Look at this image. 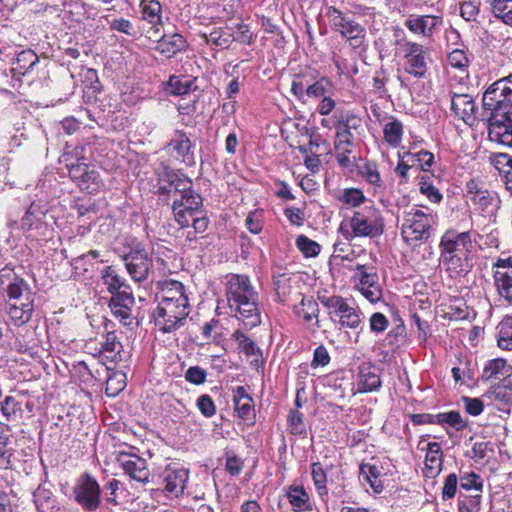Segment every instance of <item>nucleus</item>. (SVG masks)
<instances>
[{"instance_id":"obj_1","label":"nucleus","mask_w":512,"mask_h":512,"mask_svg":"<svg viewBox=\"0 0 512 512\" xmlns=\"http://www.w3.org/2000/svg\"><path fill=\"white\" fill-rule=\"evenodd\" d=\"M225 296L230 312L247 327L261 323L258 293L248 276L232 274L225 285Z\"/></svg>"},{"instance_id":"obj_2","label":"nucleus","mask_w":512,"mask_h":512,"mask_svg":"<svg viewBox=\"0 0 512 512\" xmlns=\"http://www.w3.org/2000/svg\"><path fill=\"white\" fill-rule=\"evenodd\" d=\"M437 220V214L411 207L402 213L401 235L409 245L416 246L430 238Z\"/></svg>"},{"instance_id":"obj_3","label":"nucleus","mask_w":512,"mask_h":512,"mask_svg":"<svg viewBox=\"0 0 512 512\" xmlns=\"http://www.w3.org/2000/svg\"><path fill=\"white\" fill-rule=\"evenodd\" d=\"M350 227L355 237L374 238L383 233L384 220L375 206H364L353 213L350 218Z\"/></svg>"},{"instance_id":"obj_4","label":"nucleus","mask_w":512,"mask_h":512,"mask_svg":"<svg viewBox=\"0 0 512 512\" xmlns=\"http://www.w3.org/2000/svg\"><path fill=\"white\" fill-rule=\"evenodd\" d=\"M189 315V304L160 301L153 312L155 326L163 333H170L184 325Z\"/></svg>"},{"instance_id":"obj_5","label":"nucleus","mask_w":512,"mask_h":512,"mask_svg":"<svg viewBox=\"0 0 512 512\" xmlns=\"http://www.w3.org/2000/svg\"><path fill=\"white\" fill-rule=\"evenodd\" d=\"M327 15L330 19L332 29L341 34L350 46L358 48L362 45L366 35L365 28L357 23L352 17L331 6Z\"/></svg>"},{"instance_id":"obj_6","label":"nucleus","mask_w":512,"mask_h":512,"mask_svg":"<svg viewBox=\"0 0 512 512\" xmlns=\"http://www.w3.org/2000/svg\"><path fill=\"white\" fill-rule=\"evenodd\" d=\"M73 495L84 511H96L101 505L100 486L90 474H83L77 479L73 487Z\"/></svg>"},{"instance_id":"obj_7","label":"nucleus","mask_w":512,"mask_h":512,"mask_svg":"<svg viewBox=\"0 0 512 512\" xmlns=\"http://www.w3.org/2000/svg\"><path fill=\"white\" fill-rule=\"evenodd\" d=\"M126 270L135 282H144L148 279L152 268L150 253L143 247L137 246L123 257Z\"/></svg>"},{"instance_id":"obj_8","label":"nucleus","mask_w":512,"mask_h":512,"mask_svg":"<svg viewBox=\"0 0 512 512\" xmlns=\"http://www.w3.org/2000/svg\"><path fill=\"white\" fill-rule=\"evenodd\" d=\"M202 198L199 194L188 192L181 197H174L172 202V210L176 222L182 227H189V219L186 214L197 216L201 214Z\"/></svg>"},{"instance_id":"obj_9","label":"nucleus","mask_w":512,"mask_h":512,"mask_svg":"<svg viewBox=\"0 0 512 512\" xmlns=\"http://www.w3.org/2000/svg\"><path fill=\"white\" fill-rule=\"evenodd\" d=\"M509 112L491 113L488 135L491 141L512 148V120L508 117Z\"/></svg>"},{"instance_id":"obj_10","label":"nucleus","mask_w":512,"mask_h":512,"mask_svg":"<svg viewBox=\"0 0 512 512\" xmlns=\"http://www.w3.org/2000/svg\"><path fill=\"white\" fill-rule=\"evenodd\" d=\"M405 70L407 73L421 78L427 71L428 51L427 49L414 42H408L405 45Z\"/></svg>"},{"instance_id":"obj_11","label":"nucleus","mask_w":512,"mask_h":512,"mask_svg":"<svg viewBox=\"0 0 512 512\" xmlns=\"http://www.w3.org/2000/svg\"><path fill=\"white\" fill-rule=\"evenodd\" d=\"M505 88L499 80L492 83L483 95L484 108L492 112L510 111L512 109L510 94Z\"/></svg>"},{"instance_id":"obj_12","label":"nucleus","mask_w":512,"mask_h":512,"mask_svg":"<svg viewBox=\"0 0 512 512\" xmlns=\"http://www.w3.org/2000/svg\"><path fill=\"white\" fill-rule=\"evenodd\" d=\"M439 247L441 254L455 253L466 255L472 247L470 233L448 230L443 234Z\"/></svg>"},{"instance_id":"obj_13","label":"nucleus","mask_w":512,"mask_h":512,"mask_svg":"<svg viewBox=\"0 0 512 512\" xmlns=\"http://www.w3.org/2000/svg\"><path fill=\"white\" fill-rule=\"evenodd\" d=\"M117 461L130 478L141 483L149 481L150 471L145 459L135 454L121 453Z\"/></svg>"},{"instance_id":"obj_14","label":"nucleus","mask_w":512,"mask_h":512,"mask_svg":"<svg viewBox=\"0 0 512 512\" xmlns=\"http://www.w3.org/2000/svg\"><path fill=\"white\" fill-rule=\"evenodd\" d=\"M135 304L134 295L131 292L122 291L112 296L109 301V308L123 325L129 326L133 323L132 308Z\"/></svg>"},{"instance_id":"obj_15","label":"nucleus","mask_w":512,"mask_h":512,"mask_svg":"<svg viewBox=\"0 0 512 512\" xmlns=\"http://www.w3.org/2000/svg\"><path fill=\"white\" fill-rule=\"evenodd\" d=\"M494 280L500 297L512 304V257L498 260Z\"/></svg>"},{"instance_id":"obj_16","label":"nucleus","mask_w":512,"mask_h":512,"mask_svg":"<svg viewBox=\"0 0 512 512\" xmlns=\"http://www.w3.org/2000/svg\"><path fill=\"white\" fill-rule=\"evenodd\" d=\"M188 479L187 469L170 465L164 472V491L171 497H179L183 494Z\"/></svg>"},{"instance_id":"obj_17","label":"nucleus","mask_w":512,"mask_h":512,"mask_svg":"<svg viewBox=\"0 0 512 512\" xmlns=\"http://www.w3.org/2000/svg\"><path fill=\"white\" fill-rule=\"evenodd\" d=\"M451 110L459 119L466 124L473 125L476 121V105L473 98L468 94H456L451 96Z\"/></svg>"},{"instance_id":"obj_18","label":"nucleus","mask_w":512,"mask_h":512,"mask_svg":"<svg viewBox=\"0 0 512 512\" xmlns=\"http://www.w3.org/2000/svg\"><path fill=\"white\" fill-rule=\"evenodd\" d=\"M468 194L471 200L482 212L493 213L499 207V200L494 193L479 188L477 183L470 181L467 183Z\"/></svg>"},{"instance_id":"obj_19","label":"nucleus","mask_w":512,"mask_h":512,"mask_svg":"<svg viewBox=\"0 0 512 512\" xmlns=\"http://www.w3.org/2000/svg\"><path fill=\"white\" fill-rule=\"evenodd\" d=\"M441 22V18L435 15H410L404 25L412 33L429 37Z\"/></svg>"},{"instance_id":"obj_20","label":"nucleus","mask_w":512,"mask_h":512,"mask_svg":"<svg viewBox=\"0 0 512 512\" xmlns=\"http://www.w3.org/2000/svg\"><path fill=\"white\" fill-rule=\"evenodd\" d=\"M161 289L160 301L189 304L183 284L176 280H164L158 283Z\"/></svg>"},{"instance_id":"obj_21","label":"nucleus","mask_w":512,"mask_h":512,"mask_svg":"<svg viewBox=\"0 0 512 512\" xmlns=\"http://www.w3.org/2000/svg\"><path fill=\"white\" fill-rule=\"evenodd\" d=\"M442 450L437 442L427 444L425 455L424 475L427 478H435L442 470Z\"/></svg>"},{"instance_id":"obj_22","label":"nucleus","mask_w":512,"mask_h":512,"mask_svg":"<svg viewBox=\"0 0 512 512\" xmlns=\"http://www.w3.org/2000/svg\"><path fill=\"white\" fill-rule=\"evenodd\" d=\"M233 400L238 417L243 420H249L254 416L253 399L243 386L233 390Z\"/></svg>"},{"instance_id":"obj_23","label":"nucleus","mask_w":512,"mask_h":512,"mask_svg":"<svg viewBox=\"0 0 512 512\" xmlns=\"http://www.w3.org/2000/svg\"><path fill=\"white\" fill-rule=\"evenodd\" d=\"M33 312V300L30 297V293H27L25 302H15L10 304L8 309V315L10 320L16 325L21 326L27 323Z\"/></svg>"},{"instance_id":"obj_24","label":"nucleus","mask_w":512,"mask_h":512,"mask_svg":"<svg viewBox=\"0 0 512 512\" xmlns=\"http://www.w3.org/2000/svg\"><path fill=\"white\" fill-rule=\"evenodd\" d=\"M169 184L163 185L159 187V193L162 195H168L172 199L174 197H181L183 194H188V192H194L191 187L192 183L187 178H180L176 174L168 175Z\"/></svg>"},{"instance_id":"obj_25","label":"nucleus","mask_w":512,"mask_h":512,"mask_svg":"<svg viewBox=\"0 0 512 512\" xmlns=\"http://www.w3.org/2000/svg\"><path fill=\"white\" fill-rule=\"evenodd\" d=\"M186 46V40L178 33L163 35L158 41L157 49L167 57L182 51Z\"/></svg>"},{"instance_id":"obj_26","label":"nucleus","mask_w":512,"mask_h":512,"mask_svg":"<svg viewBox=\"0 0 512 512\" xmlns=\"http://www.w3.org/2000/svg\"><path fill=\"white\" fill-rule=\"evenodd\" d=\"M512 367L502 358H497L489 361L484 367L482 379L484 381H491L500 379L501 377L510 376Z\"/></svg>"},{"instance_id":"obj_27","label":"nucleus","mask_w":512,"mask_h":512,"mask_svg":"<svg viewBox=\"0 0 512 512\" xmlns=\"http://www.w3.org/2000/svg\"><path fill=\"white\" fill-rule=\"evenodd\" d=\"M101 278L103 284L112 296L121 293V288L128 287L125 283V279L122 278L112 266H107L102 270Z\"/></svg>"},{"instance_id":"obj_28","label":"nucleus","mask_w":512,"mask_h":512,"mask_svg":"<svg viewBox=\"0 0 512 512\" xmlns=\"http://www.w3.org/2000/svg\"><path fill=\"white\" fill-rule=\"evenodd\" d=\"M381 380L379 375L371 367H362L360 369L359 391L370 392L379 389Z\"/></svg>"},{"instance_id":"obj_29","label":"nucleus","mask_w":512,"mask_h":512,"mask_svg":"<svg viewBox=\"0 0 512 512\" xmlns=\"http://www.w3.org/2000/svg\"><path fill=\"white\" fill-rule=\"evenodd\" d=\"M195 80L185 76H171L168 89L174 95H185L195 90Z\"/></svg>"},{"instance_id":"obj_30","label":"nucleus","mask_w":512,"mask_h":512,"mask_svg":"<svg viewBox=\"0 0 512 512\" xmlns=\"http://www.w3.org/2000/svg\"><path fill=\"white\" fill-rule=\"evenodd\" d=\"M333 85L331 81L322 77L315 82L308 84L306 90V96L311 99H322L327 94H332Z\"/></svg>"},{"instance_id":"obj_31","label":"nucleus","mask_w":512,"mask_h":512,"mask_svg":"<svg viewBox=\"0 0 512 512\" xmlns=\"http://www.w3.org/2000/svg\"><path fill=\"white\" fill-rule=\"evenodd\" d=\"M383 133L385 141L392 146H396L402 140L403 125L399 120L392 118L384 125Z\"/></svg>"},{"instance_id":"obj_32","label":"nucleus","mask_w":512,"mask_h":512,"mask_svg":"<svg viewBox=\"0 0 512 512\" xmlns=\"http://www.w3.org/2000/svg\"><path fill=\"white\" fill-rule=\"evenodd\" d=\"M320 301L326 308H328L331 318H333V316L339 318L350 307L347 301L341 296L322 297L320 298Z\"/></svg>"},{"instance_id":"obj_33","label":"nucleus","mask_w":512,"mask_h":512,"mask_svg":"<svg viewBox=\"0 0 512 512\" xmlns=\"http://www.w3.org/2000/svg\"><path fill=\"white\" fill-rule=\"evenodd\" d=\"M143 19L151 24H158L161 22V4L156 0H143L141 1Z\"/></svg>"},{"instance_id":"obj_34","label":"nucleus","mask_w":512,"mask_h":512,"mask_svg":"<svg viewBox=\"0 0 512 512\" xmlns=\"http://www.w3.org/2000/svg\"><path fill=\"white\" fill-rule=\"evenodd\" d=\"M286 496L290 502V504L299 510H303L306 508L309 496L303 487L299 486H290L286 493Z\"/></svg>"},{"instance_id":"obj_35","label":"nucleus","mask_w":512,"mask_h":512,"mask_svg":"<svg viewBox=\"0 0 512 512\" xmlns=\"http://www.w3.org/2000/svg\"><path fill=\"white\" fill-rule=\"evenodd\" d=\"M78 187L90 194L98 192L103 187L100 174L96 170H89L85 178L79 181Z\"/></svg>"},{"instance_id":"obj_36","label":"nucleus","mask_w":512,"mask_h":512,"mask_svg":"<svg viewBox=\"0 0 512 512\" xmlns=\"http://www.w3.org/2000/svg\"><path fill=\"white\" fill-rule=\"evenodd\" d=\"M318 304L312 298H303L300 306L296 308V313L299 317H302L305 321L309 322L312 319L318 317Z\"/></svg>"},{"instance_id":"obj_37","label":"nucleus","mask_w":512,"mask_h":512,"mask_svg":"<svg viewBox=\"0 0 512 512\" xmlns=\"http://www.w3.org/2000/svg\"><path fill=\"white\" fill-rule=\"evenodd\" d=\"M205 42L222 48H226L232 42L231 34L222 29H215L209 34H203Z\"/></svg>"},{"instance_id":"obj_38","label":"nucleus","mask_w":512,"mask_h":512,"mask_svg":"<svg viewBox=\"0 0 512 512\" xmlns=\"http://www.w3.org/2000/svg\"><path fill=\"white\" fill-rule=\"evenodd\" d=\"M498 346L504 350H512V319L500 323Z\"/></svg>"},{"instance_id":"obj_39","label":"nucleus","mask_w":512,"mask_h":512,"mask_svg":"<svg viewBox=\"0 0 512 512\" xmlns=\"http://www.w3.org/2000/svg\"><path fill=\"white\" fill-rule=\"evenodd\" d=\"M339 200L348 205L349 207H359L365 201V196L362 190L358 188L344 189L339 196Z\"/></svg>"},{"instance_id":"obj_40","label":"nucleus","mask_w":512,"mask_h":512,"mask_svg":"<svg viewBox=\"0 0 512 512\" xmlns=\"http://www.w3.org/2000/svg\"><path fill=\"white\" fill-rule=\"evenodd\" d=\"M403 158H407V161L411 162L414 166L418 164L422 170H426L431 166L434 156L429 151L421 150L417 153H405Z\"/></svg>"},{"instance_id":"obj_41","label":"nucleus","mask_w":512,"mask_h":512,"mask_svg":"<svg viewBox=\"0 0 512 512\" xmlns=\"http://www.w3.org/2000/svg\"><path fill=\"white\" fill-rule=\"evenodd\" d=\"M296 245L305 257H315L320 252V245L305 235L297 237Z\"/></svg>"},{"instance_id":"obj_42","label":"nucleus","mask_w":512,"mask_h":512,"mask_svg":"<svg viewBox=\"0 0 512 512\" xmlns=\"http://www.w3.org/2000/svg\"><path fill=\"white\" fill-rule=\"evenodd\" d=\"M355 269L358 272L361 287L378 284L379 278L373 268H368L366 265L357 264Z\"/></svg>"},{"instance_id":"obj_43","label":"nucleus","mask_w":512,"mask_h":512,"mask_svg":"<svg viewBox=\"0 0 512 512\" xmlns=\"http://www.w3.org/2000/svg\"><path fill=\"white\" fill-rule=\"evenodd\" d=\"M170 146L179 156L185 157L191 150V141L186 134L178 132L171 140Z\"/></svg>"},{"instance_id":"obj_44","label":"nucleus","mask_w":512,"mask_h":512,"mask_svg":"<svg viewBox=\"0 0 512 512\" xmlns=\"http://www.w3.org/2000/svg\"><path fill=\"white\" fill-rule=\"evenodd\" d=\"M419 190L432 203H439L442 200V194L440 191L425 177H422L419 182Z\"/></svg>"},{"instance_id":"obj_45","label":"nucleus","mask_w":512,"mask_h":512,"mask_svg":"<svg viewBox=\"0 0 512 512\" xmlns=\"http://www.w3.org/2000/svg\"><path fill=\"white\" fill-rule=\"evenodd\" d=\"M233 338L246 355H256L259 352L255 343L240 330H236L233 333Z\"/></svg>"},{"instance_id":"obj_46","label":"nucleus","mask_w":512,"mask_h":512,"mask_svg":"<svg viewBox=\"0 0 512 512\" xmlns=\"http://www.w3.org/2000/svg\"><path fill=\"white\" fill-rule=\"evenodd\" d=\"M339 322L342 327L356 329L361 323V318L356 309L350 306L348 310L339 317Z\"/></svg>"},{"instance_id":"obj_47","label":"nucleus","mask_w":512,"mask_h":512,"mask_svg":"<svg viewBox=\"0 0 512 512\" xmlns=\"http://www.w3.org/2000/svg\"><path fill=\"white\" fill-rule=\"evenodd\" d=\"M336 140L335 149L350 148L352 145V134L338 123L335 124Z\"/></svg>"},{"instance_id":"obj_48","label":"nucleus","mask_w":512,"mask_h":512,"mask_svg":"<svg viewBox=\"0 0 512 512\" xmlns=\"http://www.w3.org/2000/svg\"><path fill=\"white\" fill-rule=\"evenodd\" d=\"M39 58L37 54L32 50H23L17 55V62L20 65V69L29 70L37 62Z\"/></svg>"},{"instance_id":"obj_49","label":"nucleus","mask_w":512,"mask_h":512,"mask_svg":"<svg viewBox=\"0 0 512 512\" xmlns=\"http://www.w3.org/2000/svg\"><path fill=\"white\" fill-rule=\"evenodd\" d=\"M125 376L123 374H114L106 382V393L110 396H116L125 387Z\"/></svg>"},{"instance_id":"obj_50","label":"nucleus","mask_w":512,"mask_h":512,"mask_svg":"<svg viewBox=\"0 0 512 512\" xmlns=\"http://www.w3.org/2000/svg\"><path fill=\"white\" fill-rule=\"evenodd\" d=\"M27 290V285L23 279L15 278V280L8 284L7 294L10 299L19 301L23 296V292Z\"/></svg>"},{"instance_id":"obj_51","label":"nucleus","mask_w":512,"mask_h":512,"mask_svg":"<svg viewBox=\"0 0 512 512\" xmlns=\"http://www.w3.org/2000/svg\"><path fill=\"white\" fill-rule=\"evenodd\" d=\"M361 473L365 475L366 480L370 483V486L374 489L375 492H381L382 485L376 484V479L379 475V470L377 467L369 464L362 465Z\"/></svg>"},{"instance_id":"obj_52","label":"nucleus","mask_w":512,"mask_h":512,"mask_svg":"<svg viewBox=\"0 0 512 512\" xmlns=\"http://www.w3.org/2000/svg\"><path fill=\"white\" fill-rule=\"evenodd\" d=\"M362 177L368 181L370 184L381 187L382 180L380 174L374 164H367L362 168L361 171Z\"/></svg>"},{"instance_id":"obj_53","label":"nucleus","mask_w":512,"mask_h":512,"mask_svg":"<svg viewBox=\"0 0 512 512\" xmlns=\"http://www.w3.org/2000/svg\"><path fill=\"white\" fill-rule=\"evenodd\" d=\"M460 486L465 490L474 489L476 491H481L482 489V480L481 477L475 473H469L460 478Z\"/></svg>"},{"instance_id":"obj_54","label":"nucleus","mask_w":512,"mask_h":512,"mask_svg":"<svg viewBox=\"0 0 512 512\" xmlns=\"http://www.w3.org/2000/svg\"><path fill=\"white\" fill-rule=\"evenodd\" d=\"M458 477L455 473L449 474L444 482V486L442 489V498L443 500L452 499L457 490Z\"/></svg>"},{"instance_id":"obj_55","label":"nucleus","mask_w":512,"mask_h":512,"mask_svg":"<svg viewBox=\"0 0 512 512\" xmlns=\"http://www.w3.org/2000/svg\"><path fill=\"white\" fill-rule=\"evenodd\" d=\"M479 13V5L475 1H464L460 6V14L466 21H474Z\"/></svg>"},{"instance_id":"obj_56","label":"nucleus","mask_w":512,"mask_h":512,"mask_svg":"<svg viewBox=\"0 0 512 512\" xmlns=\"http://www.w3.org/2000/svg\"><path fill=\"white\" fill-rule=\"evenodd\" d=\"M312 478L316 488L321 492H326V473L319 463L312 464Z\"/></svg>"},{"instance_id":"obj_57","label":"nucleus","mask_w":512,"mask_h":512,"mask_svg":"<svg viewBox=\"0 0 512 512\" xmlns=\"http://www.w3.org/2000/svg\"><path fill=\"white\" fill-rule=\"evenodd\" d=\"M197 407L205 417H212L216 412L214 402L208 395H201L197 399Z\"/></svg>"},{"instance_id":"obj_58","label":"nucleus","mask_w":512,"mask_h":512,"mask_svg":"<svg viewBox=\"0 0 512 512\" xmlns=\"http://www.w3.org/2000/svg\"><path fill=\"white\" fill-rule=\"evenodd\" d=\"M491 9L493 15L502 20L503 15L512 10V0H492Z\"/></svg>"},{"instance_id":"obj_59","label":"nucleus","mask_w":512,"mask_h":512,"mask_svg":"<svg viewBox=\"0 0 512 512\" xmlns=\"http://www.w3.org/2000/svg\"><path fill=\"white\" fill-rule=\"evenodd\" d=\"M389 321L382 313H373L370 317V329L375 333H381L388 327Z\"/></svg>"},{"instance_id":"obj_60","label":"nucleus","mask_w":512,"mask_h":512,"mask_svg":"<svg viewBox=\"0 0 512 512\" xmlns=\"http://www.w3.org/2000/svg\"><path fill=\"white\" fill-rule=\"evenodd\" d=\"M185 379L196 385L203 384L206 380V371L198 366L190 367L185 373Z\"/></svg>"},{"instance_id":"obj_61","label":"nucleus","mask_w":512,"mask_h":512,"mask_svg":"<svg viewBox=\"0 0 512 512\" xmlns=\"http://www.w3.org/2000/svg\"><path fill=\"white\" fill-rule=\"evenodd\" d=\"M329 150V144L320 135H312L309 140L310 153H326Z\"/></svg>"},{"instance_id":"obj_62","label":"nucleus","mask_w":512,"mask_h":512,"mask_svg":"<svg viewBox=\"0 0 512 512\" xmlns=\"http://www.w3.org/2000/svg\"><path fill=\"white\" fill-rule=\"evenodd\" d=\"M448 62L454 68H463L467 66L468 59L463 50L455 49L449 53Z\"/></svg>"},{"instance_id":"obj_63","label":"nucleus","mask_w":512,"mask_h":512,"mask_svg":"<svg viewBox=\"0 0 512 512\" xmlns=\"http://www.w3.org/2000/svg\"><path fill=\"white\" fill-rule=\"evenodd\" d=\"M122 348L116 334L114 332H108L105 335V340L102 343V349L106 352L119 353Z\"/></svg>"},{"instance_id":"obj_64","label":"nucleus","mask_w":512,"mask_h":512,"mask_svg":"<svg viewBox=\"0 0 512 512\" xmlns=\"http://www.w3.org/2000/svg\"><path fill=\"white\" fill-rule=\"evenodd\" d=\"M88 171L89 168L87 164L77 163L69 167V176L78 185L79 181L85 178Z\"/></svg>"}]
</instances>
